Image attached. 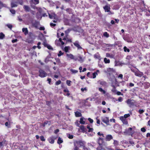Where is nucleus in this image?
I'll return each mask as SVG.
<instances>
[{
    "label": "nucleus",
    "mask_w": 150,
    "mask_h": 150,
    "mask_svg": "<svg viewBox=\"0 0 150 150\" xmlns=\"http://www.w3.org/2000/svg\"><path fill=\"white\" fill-rule=\"evenodd\" d=\"M74 150H79V148L76 146L75 143H74Z\"/></svg>",
    "instance_id": "nucleus-45"
},
{
    "label": "nucleus",
    "mask_w": 150,
    "mask_h": 150,
    "mask_svg": "<svg viewBox=\"0 0 150 150\" xmlns=\"http://www.w3.org/2000/svg\"><path fill=\"white\" fill-rule=\"evenodd\" d=\"M10 11L12 14H15L16 13L15 11L13 9H10Z\"/></svg>",
    "instance_id": "nucleus-43"
},
{
    "label": "nucleus",
    "mask_w": 150,
    "mask_h": 150,
    "mask_svg": "<svg viewBox=\"0 0 150 150\" xmlns=\"http://www.w3.org/2000/svg\"><path fill=\"white\" fill-rule=\"evenodd\" d=\"M39 76L41 78H44L47 75V74L42 69H40L39 71Z\"/></svg>",
    "instance_id": "nucleus-4"
},
{
    "label": "nucleus",
    "mask_w": 150,
    "mask_h": 150,
    "mask_svg": "<svg viewBox=\"0 0 150 150\" xmlns=\"http://www.w3.org/2000/svg\"><path fill=\"white\" fill-rule=\"evenodd\" d=\"M70 71L73 74H75L78 72V70H74L72 69H70Z\"/></svg>",
    "instance_id": "nucleus-40"
},
{
    "label": "nucleus",
    "mask_w": 150,
    "mask_h": 150,
    "mask_svg": "<svg viewBox=\"0 0 150 150\" xmlns=\"http://www.w3.org/2000/svg\"><path fill=\"white\" fill-rule=\"evenodd\" d=\"M76 57L77 58V60H78L79 61L80 63H82L83 61V59L82 57L80 56L79 55L77 56H76Z\"/></svg>",
    "instance_id": "nucleus-18"
},
{
    "label": "nucleus",
    "mask_w": 150,
    "mask_h": 150,
    "mask_svg": "<svg viewBox=\"0 0 150 150\" xmlns=\"http://www.w3.org/2000/svg\"><path fill=\"white\" fill-rule=\"evenodd\" d=\"M18 20L20 22H21L23 20L22 18H21V16H18Z\"/></svg>",
    "instance_id": "nucleus-62"
},
{
    "label": "nucleus",
    "mask_w": 150,
    "mask_h": 150,
    "mask_svg": "<svg viewBox=\"0 0 150 150\" xmlns=\"http://www.w3.org/2000/svg\"><path fill=\"white\" fill-rule=\"evenodd\" d=\"M101 120L102 121L107 125H109V120L108 118L107 117H102Z\"/></svg>",
    "instance_id": "nucleus-9"
},
{
    "label": "nucleus",
    "mask_w": 150,
    "mask_h": 150,
    "mask_svg": "<svg viewBox=\"0 0 150 150\" xmlns=\"http://www.w3.org/2000/svg\"><path fill=\"white\" fill-rule=\"evenodd\" d=\"M17 2L15 1L13 2V1H11V8H13L15 7H16L17 6Z\"/></svg>",
    "instance_id": "nucleus-20"
},
{
    "label": "nucleus",
    "mask_w": 150,
    "mask_h": 150,
    "mask_svg": "<svg viewBox=\"0 0 150 150\" xmlns=\"http://www.w3.org/2000/svg\"><path fill=\"white\" fill-rule=\"evenodd\" d=\"M122 98L121 97H119L118 98V100L119 102H122Z\"/></svg>",
    "instance_id": "nucleus-63"
},
{
    "label": "nucleus",
    "mask_w": 150,
    "mask_h": 150,
    "mask_svg": "<svg viewBox=\"0 0 150 150\" xmlns=\"http://www.w3.org/2000/svg\"><path fill=\"white\" fill-rule=\"evenodd\" d=\"M74 143H75L76 145H79L80 146H84V144L85 142L81 140L76 141L74 142Z\"/></svg>",
    "instance_id": "nucleus-6"
},
{
    "label": "nucleus",
    "mask_w": 150,
    "mask_h": 150,
    "mask_svg": "<svg viewBox=\"0 0 150 150\" xmlns=\"http://www.w3.org/2000/svg\"><path fill=\"white\" fill-rule=\"evenodd\" d=\"M67 56L71 59H74L75 61L77 60V58L76 56H74L73 54H67Z\"/></svg>",
    "instance_id": "nucleus-11"
},
{
    "label": "nucleus",
    "mask_w": 150,
    "mask_h": 150,
    "mask_svg": "<svg viewBox=\"0 0 150 150\" xmlns=\"http://www.w3.org/2000/svg\"><path fill=\"white\" fill-rule=\"evenodd\" d=\"M75 116L76 117H81L82 115L81 113L78 111H76V112H75Z\"/></svg>",
    "instance_id": "nucleus-25"
},
{
    "label": "nucleus",
    "mask_w": 150,
    "mask_h": 150,
    "mask_svg": "<svg viewBox=\"0 0 150 150\" xmlns=\"http://www.w3.org/2000/svg\"><path fill=\"white\" fill-rule=\"evenodd\" d=\"M103 35L105 37L108 38L109 37V34L107 32H105L103 33Z\"/></svg>",
    "instance_id": "nucleus-39"
},
{
    "label": "nucleus",
    "mask_w": 150,
    "mask_h": 150,
    "mask_svg": "<svg viewBox=\"0 0 150 150\" xmlns=\"http://www.w3.org/2000/svg\"><path fill=\"white\" fill-rule=\"evenodd\" d=\"M6 140H3L2 142L0 141V148L4 145H6Z\"/></svg>",
    "instance_id": "nucleus-22"
},
{
    "label": "nucleus",
    "mask_w": 150,
    "mask_h": 150,
    "mask_svg": "<svg viewBox=\"0 0 150 150\" xmlns=\"http://www.w3.org/2000/svg\"><path fill=\"white\" fill-rule=\"evenodd\" d=\"M103 9L105 12H108L109 15H112L114 14L113 12H112L110 11V6L108 4H107L105 6L103 7Z\"/></svg>",
    "instance_id": "nucleus-1"
},
{
    "label": "nucleus",
    "mask_w": 150,
    "mask_h": 150,
    "mask_svg": "<svg viewBox=\"0 0 150 150\" xmlns=\"http://www.w3.org/2000/svg\"><path fill=\"white\" fill-rule=\"evenodd\" d=\"M67 137L70 139H72L73 138V135L69 134H67Z\"/></svg>",
    "instance_id": "nucleus-41"
},
{
    "label": "nucleus",
    "mask_w": 150,
    "mask_h": 150,
    "mask_svg": "<svg viewBox=\"0 0 150 150\" xmlns=\"http://www.w3.org/2000/svg\"><path fill=\"white\" fill-rule=\"evenodd\" d=\"M47 48L49 49L53 50V48H52V47L49 45L47 47Z\"/></svg>",
    "instance_id": "nucleus-61"
},
{
    "label": "nucleus",
    "mask_w": 150,
    "mask_h": 150,
    "mask_svg": "<svg viewBox=\"0 0 150 150\" xmlns=\"http://www.w3.org/2000/svg\"><path fill=\"white\" fill-rule=\"evenodd\" d=\"M114 81V85H115V86H119V83L117 81V79H115L114 81Z\"/></svg>",
    "instance_id": "nucleus-24"
},
{
    "label": "nucleus",
    "mask_w": 150,
    "mask_h": 150,
    "mask_svg": "<svg viewBox=\"0 0 150 150\" xmlns=\"http://www.w3.org/2000/svg\"><path fill=\"white\" fill-rule=\"evenodd\" d=\"M112 138L113 137L112 135L108 134L106 135L105 137V140L106 141H110Z\"/></svg>",
    "instance_id": "nucleus-16"
},
{
    "label": "nucleus",
    "mask_w": 150,
    "mask_h": 150,
    "mask_svg": "<svg viewBox=\"0 0 150 150\" xmlns=\"http://www.w3.org/2000/svg\"><path fill=\"white\" fill-rule=\"evenodd\" d=\"M88 120L91 123H93V120L91 119L90 118H88Z\"/></svg>",
    "instance_id": "nucleus-58"
},
{
    "label": "nucleus",
    "mask_w": 150,
    "mask_h": 150,
    "mask_svg": "<svg viewBox=\"0 0 150 150\" xmlns=\"http://www.w3.org/2000/svg\"><path fill=\"white\" fill-rule=\"evenodd\" d=\"M105 63L106 64L109 63L110 62V60L109 59H108L106 58H105L104 59Z\"/></svg>",
    "instance_id": "nucleus-35"
},
{
    "label": "nucleus",
    "mask_w": 150,
    "mask_h": 150,
    "mask_svg": "<svg viewBox=\"0 0 150 150\" xmlns=\"http://www.w3.org/2000/svg\"><path fill=\"white\" fill-rule=\"evenodd\" d=\"M98 83L103 86H106L107 84V82L106 81L102 80H99L98 81Z\"/></svg>",
    "instance_id": "nucleus-14"
},
{
    "label": "nucleus",
    "mask_w": 150,
    "mask_h": 150,
    "mask_svg": "<svg viewBox=\"0 0 150 150\" xmlns=\"http://www.w3.org/2000/svg\"><path fill=\"white\" fill-rule=\"evenodd\" d=\"M120 120L122 122L123 124L127 125L128 124V122L127 120L123 116H121L120 117Z\"/></svg>",
    "instance_id": "nucleus-12"
},
{
    "label": "nucleus",
    "mask_w": 150,
    "mask_h": 150,
    "mask_svg": "<svg viewBox=\"0 0 150 150\" xmlns=\"http://www.w3.org/2000/svg\"><path fill=\"white\" fill-rule=\"evenodd\" d=\"M144 110L143 109H139L138 111V112L140 114H142L144 112Z\"/></svg>",
    "instance_id": "nucleus-46"
},
{
    "label": "nucleus",
    "mask_w": 150,
    "mask_h": 150,
    "mask_svg": "<svg viewBox=\"0 0 150 150\" xmlns=\"http://www.w3.org/2000/svg\"><path fill=\"white\" fill-rule=\"evenodd\" d=\"M97 134L99 136H102L103 137H105L104 134H103L100 133V132H98L97 133Z\"/></svg>",
    "instance_id": "nucleus-56"
},
{
    "label": "nucleus",
    "mask_w": 150,
    "mask_h": 150,
    "mask_svg": "<svg viewBox=\"0 0 150 150\" xmlns=\"http://www.w3.org/2000/svg\"><path fill=\"white\" fill-rule=\"evenodd\" d=\"M22 31L24 33L25 35H27L28 33V30L27 28H23L22 30Z\"/></svg>",
    "instance_id": "nucleus-23"
},
{
    "label": "nucleus",
    "mask_w": 150,
    "mask_h": 150,
    "mask_svg": "<svg viewBox=\"0 0 150 150\" xmlns=\"http://www.w3.org/2000/svg\"><path fill=\"white\" fill-rule=\"evenodd\" d=\"M74 45L77 47L78 50H81L82 49V47L80 46L79 42L78 41H76L74 42L73 43Z\"/></svg>",
    "instance_id": "nucleus-8"
},
{
    "label": "nucleus",
    "mask_w": 150,
    "mask_h": 150,
    "mask_svg": "<svg viewBox=\"0 0 150 150\" xmlns=\"http://www.w3.org/2000/svg\"><path fill=\"white\" fill-rule=\"evenodd\" d=\"M18 3L20 5H22L23 4V0H19L18 1Z\"/></svg>",
    "instance_id": "nucleus-53"
},
{
    "label": "nucleus",
    "mask_w": 150,
    "mask_h": 150,
    "mask_svg": "<svg viewBox=\"0 0 150 150\" xmlns=\"http://www.w3.org/2000/svg\"><path fill=\"white\" fill-rule=\"evenodd\" d=\"M114 81H112L111 86L113 87L112 89L111 90V91L112 92L115 93L116 92V87L115 85H114Z\"/></svg>",
    "instance_id": "nucleus-17"
},
{
    "label": "nucleus",
    "mask_w": 150,
    "mask_h": 150,
    "mask_svg": "<svg viewBox=\"0 0 150 150\" xmlns=\"http://www.w3.org/2000/svg\"><path fill=\"white\" fill-rule=\"evenodd\" d=\"M40 140H41V141H45V138L43 136H41L40 137Z\"/></svg>",
    "instance_id": "nucleus-47"
},
{
    "label": "nucleus",
    "mask_w": 150,
    "mask_h": 150,
    "mask_svg": "<svg viewBox=\"0 0 150 150\" xmlns=\"http://www.w3.org/2000/svg\"><path fill=\"white\" fill-rule=\"evenodd\" d=\"M2 7H6V4H3L1 1H0V8Z\"/></svg>",
    "instance_id": "nucleus-36"
},
{
    "label": "nucleus",
    "mask_w": 150,
    "mask_h": 150,
    "mask_svg": "<svg viewBox=\"0 0 150 150\" xmlns=\"http://www.w3.org/2000/svg\"><path fill=\"white\" fill-rule=\"evenodd\" d=\"M64 92H65V93H67V96H69L70 95V93H69V91H68V90L67 89H64Z\"/></svg>",
    "instance_id": "nucleus-44"
},
{
    "label": "nucleus",
    "mask_w": 150,
    "mask_h": 150,
    "mask_svg": "<svg viewBox=\"0 0 150 150\" xmlns=\"http://www.w3.org/2000/svg\"><path fill=\"white\" fill-rule=\"evenodd\" d=\"M38 24L39 23L38 22L35 21V23H33V25L35 28H38Z\"/></svg>",
    "instance_id": "nucleus-30"
},
{
    "label": "nucleus",
    "mask_w": 150,
    "mask_h": 150,
    "mask_svg": "<svg viewBox=\"0 0 150 150\" xmlns=\"http://www.w3.org/2000/svg\"><path fill=\"white\" fill-rule=\"evenodd\" d=\"M6 26L8 27V28H9L11 29V28L12 27V25L10 24H7Z\"/></svg>",
    "instance_id": "nucleus-59"
},
{
    "label": "nucleus",
    "mask_w": 150,
    "mask_h": 150,
    "mask_svg": "<svg viewBox=\"0 0 150 150\" xmlns=\"http://www.w3.org/2000/svg\"><path fill=\"white\" fill-rule=\"evenodd\" d=\"M68 50L69 47H68L66 46L64 48V50L66 52H68Z\"/></svg>",
    "instance_id": "nucleus-54"
},
{
    "label": "nucleus",
    "mask_w": 150,
    "mask_h": 150,
    "mask_svg": "<svg viewBox=\"0 0 150 150\" xmlns=\"http://www.w3.org/2000/svg\"><path fill=\"white\" fill-rule=\"evenodd\" d=\"M123 39L125 41H126L128 42H131L133 40V39L131 37L128 36L127 37H124L123 38Z\"/></svg>",
    "instance_id": "nucleus-7"
},
{
    "label": "nucleus",
    "mask_w": 150,
    "mask_h": 150,
    "mask_svg": "<svg viewBox=\"0 0 150 150\" xmlns=\"http://www.w3.org/2000/svg\"><path fill=\"white\" fill-rule=\"evenodd\" d=\"M23 8L26 12H29L31 11L30 8L28 6L24 5L23 6Z\"/></svg>",
    "instance_id": "nucleus-13"
},
{
    "label": "nucleus",
    "mask_w": 150,
    "mask_h": 150,
    "mask_svg": "<svg viewBox=\"0 0 150 150\" xmlns=\"http://www.w3.org/2000/svg\"><path fill=\"white\" fill-rule=\"evenodd\" d=\"M123 49L124 50V51L125 52H129L130 51L129 49L127 48L126 46H125L123 48Z\"/></svg>",
    "instance_id": "nucleus-37"
},
{
    "label": "nucleus",
    "mask_w": 150,
    "mask_h": 150,
    "mask_svg": "<svg viewBox=\"0 0 150 150\" xmlns=\"http://www.w3.org/2000/svg\"><path fill=\"white\" fill-rule=\"evenodd\" d=\"M49 16L50 19H55L56 15L54 13H52L51 14L49 13Z\"/></svg>",
    "instance_id": "nucleus-15"
},
{
    "label": "nucleus",
    "mask_w": 150,
    "mask_h": 150,
    "mask_svg": "<svg viewBox=\"0 0 150 150\" xmlns=\"http://www.w3.org/2000/svg\"><path fill=\"white\" fill-rule=\"evenodd\" d=\"M135 74L136 76L140 77L142 76H143V74L142 72L139 71H138L135 72Z\"/></svg>",
    "instance_id": "nucleus-19"
},
{
    "label": "nucleus",
    "mask_w": 150,
    "mask_h": 150,
    "mask_svg": "<svg viewBox=\"0 0 150 150\" xmlns=\"http://www.w3.org/2000/svg\"><path fill=\"white\" fill-rule=\"evenodd\" d=\"M48 122H49L48 121H46L45 122H44L42 124L43 126V127L45 126V125L48 124Z\"/></svg>",
    "instance_id": "nucleus-55"
},
{
    "label": "nucleus",
    "mask_w": 150,
    "mask_h": 150,
    "mask_svg": "<svg viewBox=\"0 0 150 150\" xmlns=\"http://www.w3.org/2000/svg\"><path fill=\"white\" fill-rule=\"evenodd\" d=\"M63 142V140L60 137H59L57 141V143L59 144H60Z\"/></svg>",
    "instance_id": "nucleus-28"
},
{
    "label": "nucleus",
    "mask_w": 150,
    "mask_h": 150,
    "mask_svg": "<svg viewBox=\"0 0 150 150\" xmlns=\"http://www.w3.org/2000/svg\"><path fill=\"white\" fill-rule=\"evenodd\" d=\"M60 42L61 43L62 45H63L64 44V42L62 40V39L61 38H59V40H56L55 41V43L56 44H57V45L58 44V42Z\"/></svg>",
    "instance_id": "nucleus-21"
},
{
    "label": "nucleus",
    "mask_w": 150,
    "mask_h": 150,
    "mask_svg": "<svg viewBox=\"0 0 150 150\" xmlns=\"http://www.w3.org/2000/svg\"><path fill=\"white\" fill-rule=\"evenodd\" d=\"M57 137L54 136H52L48 139L49 142L52 144L54 143V140L57 138Z\"/></svg>",
    "instance_id": "nucleus-5"
},
{
    "label": "nucleus",
    "mask_w": 150,
    "mask_h": 150,
    "mask_svg": "<svg viewBox=\"0 0 150 150\" xmlns=\"http://www.w3.org/2000/svg\"><path fill=\"white\" fill-rule=\"evenodd\" d=\"M63 54V53H62L61 51H60L59 52V53L58 54V57H60Z\"/></svg>",
    "instance_id": "nucleus-52"
},
{
    "label": "nucleus",
    "mask_w": 150,
    "mask_h": 150,
    "mask_svg": "<svg viewBox=\"0 0 150 150\" xmlns=\"http://www.w3.org/2000/svg\"><path fill=\"white\" fill-rule=\"evenodd\" d=\"M79 127H80L81 129V130L83 131L84 130L85 128L84 126L83 125H81Z\"/></svg>",
    "instance_id": "nucleus-57"
},
{
    "label": "nucleus",
    "mask_w": 150,
    "mask_h": 150,
    "mask_svg": "<svg viewBox=\"0 0 150 150\" xmlns=\"http://www.w3.org/2000/svg\"><path fill=\"white\" fill-rule=\"evenodd\" d=\"M84 119V118L83 117H81L80 119V120L79 121L80 123L81 124L84 125L85 124V121L83 120Z\"/></svg>",
    "instance_id": "nucleus-26"
},
{
    "label": "nucleus",
    "mask_w": 150,
    "mask_h": 150,
    "mask_svg": "<svg viewBox=\"0 0 150 150\" xmlns=\"http://www.w3.org/2000/svg\"><path fill=\"white\" fill-rule=\"evenodd\" d=\"M132 129L131 127L126 129L124 132V133L125 134L132 136L133 134V133L132 132Z\"/></svg>",
    "instance_id": "nucleus-3"
},
{
    "label": "nucleus",
    "mask_w": 150,
    "mask_h": 150,
    "mask_svg": "<svg viewBox=\"0 0 150 150\" xmlns=\"http://www.w3.org/2000/svg\"><path fill=\"white\" fill-rule=\"evenodd\" d=\"M99 91H100V92H102L103 93V94H105L106 93L105 91L103 90L102 88H98Z\"/></svg>",
    "instance_id": "nucleus-34"
},
{
    "label": "nucleus",
    "mask_w": 150,
    "mask_h": 150,
    "mask_svg": "<svg viewBox=\"0 0 150 150\" xmlns=\"http://www.w3.org/2000/svg\"><path fill=\"white\" fill-rule=\"evenodd\" d=\"M31 1L34 4H37L39 3V0H31Z\"/></svg>",
    "instance_id": "nucleus-27"
},
{
    "label": "nucleus",
    "mask_w": 150,
    "mask_h": 150,
    "mask_svg": "<svg viewBox=\"0 0 150 150\" xmlns=\"http://www.w3.org/2000/svg\"><path fill=\"white\" fill-rule=\"evenodd\" d=\"M69 14H71L72 13V10L71 8H67L65 10Z\"/></svg>",
    "instance_id": "nucleus-29"
},
{
    "label": "nucleus",
    "mask_w": 150,
    "mask_h": 150,
    "mask_svg": "<svg viewBox=\"0 0 150 150\" xmlns=\"http://www.w3.org/2000/svg\"><path fill=\"white\" fill-rule=\"evenodd\" d=\"M114 142L113 143V144H114L115 146H117L119 144V142L115 140H114Z\"/></svg>",
    "instance_id": "nucleus-31"
},
{
    "label": "nucleus",
    "mask_w": 150,
    "mask_h": 150,
    "mask_svg": "<svg viewBox=\"0 0 150 150\" xmlns=\"http://www.w3.org/2000/svg\"><path fill=\"white\" fill-rule=\"evenodd\" d=\"M130 115L129 114H125L124 115V116H123V117H125V118L126 119V118H127L129 117Z\"/></svg>",
    "instance_id": "nucleus-51"
},
{
    "label": "nucleus",
    "mask_w": 150,
    "mask_h": 150,
    "mask_svg": "<svg viewBox=\"0 0 150 150\" xmlns=\"http://www.w3.org/2000/svg\"><path fill=\"white\" fill-rule=\"evenodd\" d=\"M5 35L3 34V33L1 32L0 33V39H3L5 37Z\"/></svg>",
    "instance_id": "nucleus-33"
},
{
    "label": "nucleus",
    "mask_w": 150,
    "mask_h": 150,
    "mask_svg": "<svg viewBox=\"0 0 150 150\" xmlns=\"http://www.w3.org/2000/svg\"><path fill=\"white\" fill-rule=\"evenodd\" d=\"M5 125L6 127H7L8 128L11 127V125L9 122H6Z\"/></svg>",
    "instance_id": "nucleus-32"
},
{
    "label": "nucleus",
    "mask_w": 150,
    "mask_h": 150,
    "mask_svg": "<svg viewBox=\"0 0 150 150\" xmlns=\"http://www.w3.org/2000/svg\"><path fill=\"white\" fill-rule=\"evenodd\" d=\"M98 143L99 145H104V142L103 139L101 137H99L98 140Z\"/></svg>",
    "instance_id": "nucleus-10"
},
{
    "label": "nucleus",
    "mask_w": 150,
    "mask_h": 150,
    "mask_svg": "<svg viewBox=\"0 0 150 150\" xmlns=\"http://www.w3.org/2000/svg\"><path fill=\"white\" fill-rule=\"evenodd\" d=\"M94 57L96 59H99L100 57L99 54L98 53H96L94 55Z\"/></svg>",
    "instance_id": "nucleus-38"
},
{
    "label": "nucleus",
    "mask_w": 150,
    "mask_h": 150,
    "mask_svg": "<svg viewBox=\"0 0 150 150\" xmlns=\"http://www.w3.org/2000/svg\"><path fill=\"white\" fill-rule=\"evenodd\" d=\"M81 90L82 92H83L84 91H87V88L86 87H85L84 88H81Z\"/></svg>",
    "instance_id": "nucleus-60"
},
{
    "label": "nucleus",
    "mask_w": 150,
    "mask_h": 150,
    "mask_svg": "<svg viewBox=\"0 0 150 150\" xmlns=\"http://www.w3.org/2000/svg\"><path fill=\"white\" fill-rule=\"evenodd\" d=\"M141 130L142 132H145L146 131V129H145V127H143L141 128Z\"/></svg>",
    "instance_id": "nucleus-50"
},
{
    "label": "nucleus",
    "mask_w": 150,
    "mask_h": 150,
    "mask_svg": "<svg viewBox=\"0 0 150 150\" xmlns=\"http://www.w3.org/2000/svg\"><path fill=\"white\" fill-rule=\"evenodd\" d=\"M97 75H98V74L96 72H95L93 73V79L95 78Z\"/></svg>",
    "instance_id": "nucleus-42"
},
{
    "label": "nucleus",
    "mask_w": 150,
    "mask_h": 150,
    "mask_svg": "<svg viewBox=\"0 0 150 150\" xmlns=\"http://www.w3.org/2000/svg\"><path fill=\"white\" fill-rule=\"evenodd\" d=\"M126 103H127L129 107H131L134 105L136 102L133 99H129L126 101Z\"/></svg>",
    "instance_id": "nucleus-2"
},
{
    "label": "nucleus",
    "mask_w": 150,
    "mask_h": 150,
    "mask_svg": "<svg viewBox=\"0 0 150 150\" xmlns=\"http://www.w3.org/2000/svg\"><path fill=\"white\" fill-rule=\"evenodd\" d=\"M50 25L51 27H54L56 25V24L52 23H50Z\"/></svg>",
    "instance_id": "nucleus-64"
},
{
    "label": "nucleus",
    "mask_w": 150,
    "mask_h": 150,
    "mask_svg": "<svg viewBox=\"0 0 150 150\" xmlns=\"http://www.w3.org/2000/svg\"><path fill=\"white\" fill-rule=\"evenodd\" d=\"M71 81L70 80H67L66 81V83L68 86H71Z\"/></svg>",
    "instance_id": "nucleus-48"
},
{
    "label": "nucleus",
    "mask_w": 150,
    "mask_h": 150,
    "mask_svg": "<svg viewBox=\"0 0 150 150\" xmlns=\"http://www.w3.org/2000/svg\"><path fill=\"white\" fill-rule=\"evenodd\" d=\"M61 83V81L60 80H59L57 81L55 83V85H58Z\"/></svg>",
    "instance_id": "nucleus-49"
}]
</instances>
